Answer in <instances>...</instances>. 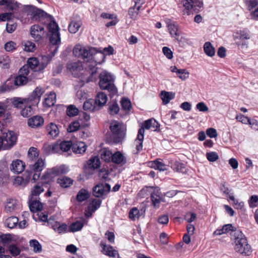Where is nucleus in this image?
I'll return each mask as SVG.
<instances>
[{
  "label": "nucleus",
  "instance_id": "052dcab7",
  "mask_svg": "<svg viewBox=\"0 0 258 258\" xmlns=\"http://www.w3.org/2000/svg\"><path fill=\"white\" fill-rule=\"evenodd\" d=\"M229 199L233 202V206L235 209H242L244 207V203L235 199L233 195H229Z\"/></svg>",
  "mask_w": 258,
  "mask_h": 258
},
{
  "label": "nucleus",
  "instance_id": "a211bd4d",
  "mask_svg": "<svg viewBox=\"0 0 258 258\" xmlns=\"http://www.w3.org/2000/svg\"><path fill=\"white\" fill-rule=\"evenodd\" d=\"M101 247V252L105 255L109 257H116L118 256L119 254L117 250H115L113 247L109 245L106 244L104 242L101 241L100 243Z\"/></svg>",
  "mask_w": 258,
  "mask_h": 258
},
{
  "label": "nucleus",
  "instance_id": "79ce46f5",
  "mask_svg": "<svg viewBox=\"0 0 258 258\" xmlns=\"http://www.w3.org/2000/svg\"><path fill=\"white\" fill-rule=\"evenodd\" d=\"M135 6L133 8L130 9L128 13L129 15L132 18L135 17L138 14V12L140 10L141 6L143 4V2H141V0H134Z\"/></svg>",
  "mask_w": 258,
  "mask_h": 258
},
{
  "label": "nucleus",
  "instance_id": "4c0bfd02",
  "mask_svg": "<svg viewBox=\"0 0 258 258\" xmlns=\"http://www.w3.org/2000/svg\"><path fill=\"white\" fill-rule=\"evenodd\" d=\"M27 64L28 65L27 66H28V67L30 68L31 70H40L39 69L40 66V68H41L39 60L36 57H32L29 58L27 61Z\"/></svg>",
  "mask_w": 258,
  "mask_h": 258
},
{
  "label": "nucleus",
  "instance_id": "680f3d73",
  "mask_svg": "<svg viewBox=\"0 0 258 258\" xmlns=\"http://www.w3.org/2000/svg\"><path fill=\"white\" fill-rule=\"evenodd\" d=\"M177 76L181 81H185L189 76V73L185 69H179L177 72Z\"/></svg>",
  "mask_w": 258,
  "mask_h": 258
},
{
  "label": "nucleus",
  "instance_id": "09e8293b",
  "mask_svg": "<svg viewBox=\"0 0 258 258\" xmlns=\"http://www.w3.org/2000/svg\"><path fill=\"white\" fill-rule=\"evenodd\" d=\"M204 50L206 55L209 56H213L215 54V48L210 42H207L204 44Z\"/></svg>",
  "mask_w": 258,
  "mask_h": 258
},
{
  "label": "nucleus",
  "instance_id": "473e14b6",
  "mask_svg": "<svg viewBox=\"0 0 258 258\" xmlns=\"http://www.w3.org/2000/svg\"><path fill=\"white\" fill-rule=\"evenodd\" d=\"M111 162L116 164H124L126 162V159L123 155L119 151L112 153Z\"/></svg>",
  "mask_w": 258,
  "mask_h": 258
},
{
  "label": "nucleus",
  "instance_id": "a18cd8bd",
  "mask_svg": "<svg viewBox=\"0 0 258 258\" xmlns=\"http://www.w3.org/2000/svg\"><path fill=\"white\" fill-rule=\"evenodd\" d=\"M23 49L26 52H33L35 50L36 46L35 44L30 41H24L22 43Z\"/></svg>",
  "mask_w": 258,
  "mask_h": 258
},
{
  "label": "nucleus",
  "instance_id": "f03ea898",
  "mask_svg": "<svg viewBox=\"0 0 258 258\" xmlns=\"http://www.w3.org/2000/svg\"><path fill=\"white\" fill-rule=\"evenodd\" d=\"M45 92L44 88L41 87H37L35 90L27 98L14 97L11 99L13 105L17 108H22L25 104L39 103L41 96Z\"/></svg>",
  "mask_w": 258,
  "mask_h": 258
},
{
  "label": "nucleus",
  "instance_id": "c03bdc74",
  "mask_svg": "<svg viewBox=\"0 0 258 258\" xmlns=\"http://www.w3.org/2000/svg\"><path fill=\"white\" fill-rule=\"evenodd\" d=\"M18 218L15 216H12L7 218L5 222V225L7 227L12 229L15 227L18 224Z\"/></svg>",
  "mask_w": 258,
  "mask_h": 258
},
{
  "label": "nucleus",
  "instance_id": "a19ab883",
  "mask_svg": "<svg viewBox=\"0 0 258 258\" xmlns=\"http://www.w3.org/2000/svg\"><path fill=\"white\" fill-rule=\"evenodd\" d=\"M47 131L52 138L57 137L59 132L57 126L52 122L50 123L47 126Z\"/></svg>",
  "mask_w": 258,
  "mask_h": 258
},
{
  "label": "nucleus",
  "instance_id": "0e129e2a",
  "mask_svg": "<svg viewBox=\"0 0 258 258\" xmlns=\"http://www.w3.org/2000/svg\"><path fill=\"white\" fill-rule=\"evenodd\" d=\"M220 191L223 193L225 195H228L229 197V195H233V193H231V189H230L228 187V184L226 182H223L221 183L220 186Z\"/></svg>",
  "mask_w": 258,
  "mask_h": 258
},
{
  "label": "nucleus",
  "instance_id": "b1692460",
  "mask_svg": "<svg viewBox=\"0 0 258 258\" xmlns=\"http://www.w3.org/2000/svg\"><path fill=\"white\" fill-rule=\"evenodd\" d=\"M56 94L53 92L45 94L43 104L44 107H49L53 106L56 102Z\"/></svg>",
  "mask_w": 258,
  "mask_h": 258
},
{
  "label": "nucleus",
  "instance_id": "6e6552de",
  "mask_svg": "<svg viewBox=\"0 0 258 258\" xmlns=\"http://www.w3.org/2000/svg\"><path fill=\"white\" fill-rule=\"evenodd\" d=\"M3 142V149L9 150L15 145L17 137L12 131L4 132L2 137Z\"/></svg>",
  "mask_w": 258,
  "mask_h": 258
},
{
  "label": "nucleus",
  "instance_id": "a878e982",
  "mask_svg": "<svg viewBox=\"0 0 258 258\" xmlns=\"http://www.w3.org/2000/svg\"><path fill=\"white\" fill-rule=\"evenodd\" d=\"M18 202L14 198H8L6 202L5 211L7 213H11L17 208Z\"/></svg>",
  "mask_w": 258,
  "mask_h": 258
},
{
  "label": "nucleus",
  "instance_id": "603ef678",
  "mask_svg": "<svg viewBox=\"0 0 258 258\" xmlns=\"http://www.w3.org/2000/svg\"><path fill=\"white\" fill-rule=\"evenodd\" d=\"M44 191V188L42 186L39 185H35L31 190V194L30 199H37L41 193Z\"/></svg>",
  "mask_w": 258,
  "mask_h": 258
},
{
  "label": "nucleus",
  "instance_id": "ea45409f",
  "mask_svg": "<svg viewBox=\"0 0 258 258\" xmlns=\"http://www.w3.org/2000/svg\"><path fill=\"white\" fill-rule=\"evenodd\" d=\"M161 98L164 104L168 103L174 98L175 94L172 92L162 91L160 93Z\"/></svg>",
  "mask_w": 258,
  "mask_h": 258
},
{
  "label": "nucleus",
  "instance_id": "69168bd1",
  "mask_svg": "<svg viewBox=\"0 0 258 258\" xmlns=\"http://www.w3.org/2000/svg\"><path fill=\"white\" fill-rule=\"evenodd\" d=\"M120 103L122 108L124 111H130L132 108V104L128 99L123 98Z\"/></svg>",
  "mask_w": 258,
  "mask_h": 258
},
{
  "label": "nucleus",
  "instance_id": "412c9836",
  "mask_svg": "<svg viewBox=\"0 0 258 258\" xmlns=\"http://www.w3.org/2000/svg\"><path fill=\"white\" fill-rule=\"evenodd\" d=\"M31 176L30 173L27 172V174L25 175L24 177L20 176H17L13 181V184L15 186L24 187L29 183Z\"/></svg>",
  "mask_w": 258,
  "mask_h": 258
},
{
  "label": "nucleus",
  "instance_id": "37998d69",
  "mask_svg": "<svg viewBox=\"0 0 258 258\" xmlns=\"http://www.w3.org/2000/svg\"><path fill=\"white\" fill-rule=\"evenodd\" d=\"M33 78H29V77L21 76L19 74L15 79L14 83L16 86H22L25 85L28 81H30Z\"/></svg>",
  "mask_w": 258,
  "mask_h": 258
},
{
  "label": "nucleus",
  "instance_id": "39448f33",
  "mask_svg": "<svg viewBox=\"0 0 258 258\" xmlns=\"http://www.w3.org/2000/svg\"><path fill=\"white\" fill-rule=\"evenodd\" d=\"M114 83V78L110 73L103 71L100 74L99 86L100 89L107 90L111 95H115L118 92Z\"/></svg>",
  "mask_w": 258,
  "mask_h": 258
},
{
  "label": "nucleus",
  "instance_id": "f257e3e1",
  "mask_svg": "<svg viewBox=\"0 0 258 258\" xmlns=\"http://www.w3.org/2000/svg\"><path fill=\"white\" fill-rule=\"evenodd\" d=\"M25 8L28 11L27 15L30 16L32 20L41 21L46 19L50 21L47 28L50 33V42L53 45H55L54 53L52 54V56H54L55 52L57 50L58 47L56 46L60 43V34L57 24L51 15L47 14L42 9H38L32 5H27L25 6Z\"/></svg>",
  "mask_w": 258,
  "mask_h": 258
},
{
  "label": "nucleus",
  "instance_id": "f704fd0d",
  "mask_svg": "<svg viewBox=\"0 0 258 258\" xmlns=\"http://www.w3.org/2000/svg\"><path fill=\"white\" fill-rule=\"evenodd\" d=\"M82 21L78 19L77 20H72L69 26V31L71 33H77L82 25Z\"/></svg>",
  "mask_w": 258,
  "mask_h": 258
},
{
  "label": "nucleus",
  "instance_id": "72a5a7b5",
  "mask_svg": "<svg viewBox=\"0 0 258 258\" xmlns=\"http://www.w3.org/2000/svg\"><path fill=\"white\" fill-rule=\"evenodd\" d=\"M99 155L101 159L105 162H111L112 156V152L107 148H103L99 152Z\"/></svg>",
  "mask_w": 258,
  "mask_h": 258
},
{
  "label": "nucleus",
  "instance_id": "c756f323",
  "mask_svg": "<svg viewBox=\"0 0 258 258\" xmlns=\"http://www.w3.org/2000/svg\"><path fill=\"white\" fill-rule=\"evenodd\" d=\"M87 149L86 144L83 142H77L73 144L72 150L76 154H83Z\"/></svg>",
  "mask_w": 258,
  "mask_h": 258
},
{
  "label": "nucleus",
  "instance_id": "5701e85b",
  "mask_svg": "<svg viewBox=\"0 0 258 258\" xmlns=\"http://www.w3.org/2000/svg\"><path fill=\"white\" fill-rule=\"evenodd\" d=\"M101 204V201L99 199L93 200L89 204L86 210V216L90 217L92 214L98 209Z\"/></svg>",
  "mask_w": 258,
  "mask_h": 258
},
{
  "label": "nucleus",
  "instance_id": "9d476101",
  "mask_svg": "<svg viewBox=\"0 0 258 258\" xmlns=\"http://www.w3.org/2000/svg\"><path fill=\"white\" fill-rule=\"evenodd\" d=\"M146 191L150 193L151 201L154 207L155 208H158L162 201V199L160 197L161 193L158 187L152 186L146 187Z\"/></svg>",
  "mask_w": 258,
  "mask_h": 258
},
{
  "label": "nucleus",
  "instance_id": "58836bf2",
  "mask_svg": "<svg viewBox=\"0 0 258 258\" xmlns=\"http://www.w3.org/2000/svg\"><path fill=\"white\" fill-rule=\"evenodd\" d=\"M159 124L153 118L146 120V130H150L151 131H157L159 130Z\"/></svg>",
  "mask_w": 258,
  "mask_h": 258
},
{
  "label": "nucleus",
  "instance_id": "20e7f679",
  "mask_svg": "<svg viewBox=\"0 0 258 258\" xmlns=\"http://www.w3.org/2000/svg\"><path fill=\"white\" fill-rule=\"evenodd\" d=\"M234 239L235 250L242 254L249 255L251 252V247L248 244L245 235L240 230H235L232 234Z\"/></svg>",
  "mask_w": 258,
  "mask_h": 258
},
{
  "label": "nucleus",
  "instance_id": "f8f14e48",
  "mask_svg": "<svg viewBox=\"0 0 258 258\" xmlns=\"http://www.w3.org/2000/svg\"><path fill=\"white\" fill-rule=\"evenodd\" d=\"M30 35L36 42H40L45 35L44 27L39 25H34L30 28Z\"/></svg>",
  "mask_w": 258,
  "mask_h": 258
},
{
  "label": "nucleus",
  "instance_id": "774afa93",
  "mask_svg": "<svg viewBox=\"0 0 258 258\" xmlns=\"http://www.w3.org/2000/svg\"><path fill=\"white\" fill-rule=\"evenodd\" d=\"M9 250L10 253L13 256H16L18 255L21 252L20 248L15 244H11L9 247Z\"/></svg>",
  "mask_w": 258,
  "mask_h": 258
},
{
  "label": "nucleus",
  "instance_id": "6ab92c4d",
  "mask_svg": "<svg viewBox=\"0 0 258 258\" xmlns=\"http://www.w3.org/2000/svg\"><path fill=\"white\" fill-rule=\"evenodd\" d=\"M47 224L55 231L58 233L64 232L67 229V225L66 224H60L59 222L55 221L53 218H49L47 221Z\"/></svg>",
  "mask_w": 258,
  "mask_h": 258
},
{
  "label": "nucleus",
  "instance_id": "2f4dec72",
  "mask_svg": "<svg viewBox=\"0 0 258 258\" xmlns=\"http://www.w3.org/2000/svg\"><path fill=\"white\" fill-rule=\"evenodd\" d=\"M39 103H32L30 102L29 104H25L21 111V114L24 117H27L33 113L32 106L37 105Z\"/></svg>",
  "mask_w": 258,
  "mask_h": 258
},
{
  "label": "nucleus",
  "instance_id": "e2e57ef3",
  "mask_svg": "<svg viewBox=\"0 0 258 258\" xmlns=\"http://www.w3.org/2000/svg\"><path fill=\"white\" fill-rule=\"evenodd\" d=\"M108 109L110 114L114 115L119 112V107L116 102H112L110 103Z\"/></svg>",
  "mask_w": 258,
  "mask_h": 258
},
{
  "label": "nucleus",
  "instance_id": "4be33fe9",
  "mask_svg": "<svg viewBox=\"0 0 258 258\" xmlns=\"http://www.w3.org/2000/svg\"><path fill=\"white\" fill-rule=\"evenodd\" d=\"M168 31L171 36L177 41H179V33L178 32V27L177 25L173 21L168 20L166 22Z\"/></svg>",
  "mask_w": 258,
  "mask_h": 258
},
{
  "label": "nucleus",
  "instance_id": "13d9d810",
  "mask_svg": "<svg viewBox=\"0 0 258 258\" xmlns=\"http://www.w3.org/2000/svg\"><path fill=\"white\" fill-rule=\"evenodd\" d=\"M39 152L37 148L31 147L28 151V158L32 161L35 160L39 156Z\"/></svg>",
  "mask_w": 258,
  "mask_h": 258
},
{
  "label": "nucleus",
  "instance_id": "bf43d9fd",
  "mask_svg": "<svg viewBox=\"0 0 258 258\" xmlns=\"http://www.w3.org/2000/svg\"><path fill=\"white\" fill-rule=\"evenodd\" d=\"M89 197V193L87 190L82 189L78 192L77 199L79 202H83L87 200Z\"/></svg>",
  "mask_w": 258,
  "mask_h": 258
},
{
  "label": "nucleus",
  "instance_id": "7ed1b4c3",
  "mask_svg": "<svg viewBox=\"0 0 258 258\" xmlns=\"http://www.w3.org/2000/svg\"><path fill=\"white\" fill-rule=\"evenodd\" d=\"M105 57L101 51H98L95 48L92 47L89 54V60L87 62V66L91 73V76L87 81H93V76L96 74L97 68L96 66L102 63L104 61Z\"/></svg>",
  "mask_w": 258,
  "mask_h": 258
},
{
  "label": "nucleus",
  "instance_id": "5fc2aeb1",
  "mask_svg": "<svg viewBox=\"0 0 258 258\" xmlns=\"http://www.w3.org/2000/svg\"><path fill=\"white\" fill-rule=\"evenodd\" d=\"M172 168L173 170L178 172L185 173L186 172V169L185 165L182 163L176 161L172 165Z\"/></svg>",
  "mask_w": 258,
  "mask_h": 258
},
{
  "label": "nucleus",
  "instance_id": "6e6d98bb",
  "mask_svg": "<svg viewBox=\"0 0 258 258\" xmlns=\"http://www.w3.org/2000/svg\"><path fill=\"white\" fill-rule=\"evenodd\" d=\"M79 109L74 105H70L67 109V114L70 117L75 116L78 114Z\"/></svg>",
  "mask_w": 258,
  "mask_h": 258
},
{
  "label": "nucleus",
  "instance_id": "4d7b16f0",
  "mask_svg": "<svg viewBox=\"0 0 258 258\" xmlns=\"http://www.w3.org/2000/svg\"><path fill=\"white\" fill-rule=\"evenodd\" d=\"M11 60L7 55H3L0 57V65L4 69L9 68L10 67Z\"/></svg>",
  "mask_w": 258,
  "mask_h": 258
},
{
  "label": "nucleus",
  "instance_id": "aec40b11",
  "mask_svg": "<svg viewBox=\"0 0 258 258\" xmlns=\"http://www.w3.org/2000/svg\"><path fill=\"white\" fill-rule=\"evenodd\" d=\"M25 167V164L22 160L16 159L12 162L10 168L13 173L19 174L24 171Z\"/></svg>",
  "mask_w": 258,
  "mask_h": 258
},
{
  "label": "nucleus",
  "instance_id": "49530a36",
  "mask_svg": "<svg viewBox=\"0 0 258 258\" xmlns=\"http://www.w3.org/2000/svg\"><path fill=\"white\" fill-rule=\"evenodd\" d=\"M7 9L8 10H11L14 13V14L17 11H19L20 8V4L18 3L14 0H9L7 1Z\"/></svg>",
  "mask_w": 258,
  "mask_h": 258
},
{
  "label": "nucleus",
  "instance_id": "2eb2a0df",
  "mask_svg": "<svg viewBox=\"0 0 258 258\" xmlns=\"http://www.w3.org/2000/svg\"><path fill=\"white\" fill-rule=\"evenodd\" d=\"M110 190V186L108 183H100L94 187L93 194L95 197L101 198L107 195Z\"/></svg>",
  "mask_w": 258,
  "mask_h": 258
},
{
  "label": "nucleus",
  "instance_id": "f3484780",
  "mask_svg": "<svg viewBox=\"0 0 258 258\" xmlns=\"http://www.w3.org/2000/svg\"><path fill=\"white\" fill-rule=\"evenodd\" d=\"M182 5L185 9L188 11H199L203 5L200 0H183Z\"/></svg>",
  "mask_w": 258,
  "mask_h": 258
},
{
  "label": "nucleus",
  "instance_id": "4468645a",
  "mask_svg": "<svg viewBox=\"0 0 258 258\" xmlns=\"http://www.w3.org/2000/svg\"><path fill=\"white\" fill-rule=\"evenodd\" d=\"M145 128L143 124L142 127L139 130L137 137L134 143L133 147L136 149L134 150L135 153H138L143 149V143L144 139Z\"/></svg>",
  "mask_w": 258,
  "mask_h": 258
},
{
  "label": "nucleus",
  "instance_id": "c85d7f7f",
  "mask_svg": "<svg viewBox=\"0 0 258 258\" xmlns=\"http://www.w3.org/2000/svg\"><path fill=\"white\" fill-rule=\"evenodd\" d=\"M108 100L107 95L102 92L98 93L95 97V104L98 106L99 109L103 106Z\"/></svg>",
  "mask_w": 258,
  "mask_h": 258
},
{
  "label": "nucleus",
  "instance_id": "393cba45",
  "mask_svg": "<svg viewBox=\"0 0 258 258\" xmlns=\"http://www.w3.org/2000/svg\"><path fill=\"white\" fill-rule=\"evenodd\" d=\"M235 230H238L236 229V228L234 227L232 224H228L224 225L222 228L217 229L216 230L214 233V235H221L223 234H226L230 231H231V236H232V234Z\"/></svg>",
  "mask_w": 258,
  "mask_h": 258
},
{
  "label": "nucleus",
  "instance_id": "8fccbe9b",
  "mask_svg": "<svg viewBox=\"0 0 258 258\" xmlns=\"http://www.w3.org/2000/svg\"><path fill=\"white\" fill-rule=\"evenodd\" d=\"M57 182L61 187L66 188L73 184V180L70 178L64 176L59 178Z\"/></svg>",
  "mask_w": 258,
  "mask_h": 258
},
{
  "label": "nucleus",
  "instance_id": "cd10ccee",
  "mask_svg": "<svg viewBox=\"0 0 258 258\" xmlns=\"http://www.w3.org/2000/svg\"><path fill=\"white\" fill-rule=\"evenodd\" d=\"M44 123L43 118L39 115H35L29 118L28 124L29 126L35 128L42 125Z\"/></svg>",
  "mask_w": 258,
  "mask_h": 258
},
{
  "label": "nucleus",
  "instance_id": "ddd939ff",
  "mask_svg": "<svg viewBox=\"0 0 258 258\" xmlns=\"http://www.w3.org/2000/svg\"><path fill=\"white\" fill-rule=\"evenodd\" d=\"M73 144L71 141H63L59 145H46L44 147V150H48L49 153H54L56 152V149L60 148L61 150L63 152L68 151L71 148H72Z\"/></svg>",
  "mask_w": 258,
  "mask_h": 258
},
{
  "label": "nucleus",
  "instance_id": "de8ad7c7",
  "mask_svg": "<svg viewBox=\"0 0 258 258\" xmlns=\"http://www.w3.org/2000/svg\"><path fill=\"white\" fill-rule=\"evenodd\" d=\"M84 225V220H80L73 223L70 226V231L76 232L81 230Z\"/></svg>",
  "mask_w": 258,
  "mask_h": 258
},
{
  "label": "nucleus",
  "instance_id": "3c124183",
  "mask_svg": "<svg viewBox=\"0 0 258 258\" xmlns=\"http://www.w3.org/2000/svg\"><path fill=\"white\" fill-rule=\"evenodd\" d=\"M88 167L90 168L97 169L100 166L99 158L97 156L92 157L88 162Z\"/></svg>",
  "mask_w": 258,
  "mask_h": 258
},
{
  "label": "nucleus",
  "instance_id": "c9c22d12",
  "mask_svg": "<svg viewBox=\"0 0 258 258\" xmlns=\"http://www.w3.org/2000/svg\"><path fill=\"white\" fill-rule=\"evenodd\" d=\"M9 175V169L7 164L5 161L0 162V180L6 179Z\"/></svg>",
  "mask_w": 258,
  "mask_h": 258
},
{
  "label": "nucleus",
  "instance_id": "9b49d317",
  "mask_svg": "<svg viewBox=\"0 0 258 258\" xmlns=\"http://www.w3.org/2000/svg\"><path fill=\"white\" fill-rule=\"evenodd\" d=\"M234 38L235 40H238L236 42L238 45L247 47L248 45L247 40L250 38L249 32L246 29L240 30L236 33Z\"/></svg>",
  "mask_w": 258,
  "mask_h": 258
},
{
  "label": "nucleus",
  "instance_id": "423d86ee",
  "mask_svg": "<svg viewBox=\"0 0 258 258\" xmlns=\"http://www.w3.org/2000/svg\"><path fill=\"white\" fill-rule=\"evenodd\" d=\"M110 129L118 142L124 138L126 127L122 123L113 121L110 123Z\"/></svg>",
  "mask_w": 258,
  "mask_h": 258
},
{
  "label": "nucleus",
  "instance_id": "864d4df0",
  "mask_svg": "<svg viewBox=\"0 0 258 258\" xmlns=\"http://www.w3.org/2000/svg\"><path fill=\"white\" fill-rule=\"evenodd\" d=\"M30 246L35 253H39L42 251V246L40 243L35 239L31 240L29 241Z\"/></svg>",
  "mask_w": 258,
  "mask_h": 258
},
{
  "label": "nucleus",
  "instance_id": "bb28decb",
  "mask_svg": "<svg viewBox=\"0 0 258 258\" xmlns=\"http://www.w3.org/2000/svg\"><path fill=\"white\" fill-rule=\"evenodd\" d=\"M29 205L30 211L33 213L40 211L43 208L42 204L37 199H29Z\"/></svg>",
  "mask_w": 258,
  "mask_h": 258
},
{
  "label": "nucleus",
  "instance_id": "7c9ffc66",
  "mask_svg": "<svg viewBox=\"0 0 258 258\" xmlns=\"http://www.w3.org/2000/svg\"><path fill=\"white\" fill-rule=\"evenodd\" d=\"M147 166L151 168L158 169L160 171H165L167 169V166L159 160H155L147 162Z\"/></svg>",
  "mask_w": 258,
  "mask_h": 258
},
{
  "label": "nucleus",
  "instance_id": "338daca9",
  "mask_svg": "<svg viewBox=\"0 0 258 258\" xmlns=\"http://www.w3.org/2000/svg\"><path fill=\"white\" fill-rule=\"evenodd\" d=\"M17 48V44L13 41L7 42L5 45V49L8 52L14 51Z\"/></svg>",
  "mask_w": 258,
  "mask_h": 258
},
{
  "label": "nucleus",
  "instance_id": "0eeeda50",
  "mask_svg": "<svg viewBox=\"0 0 258 258\" xmlns=\"http://www.w3.org/2000/svg\"><path fill=\"white\" fill-rule=\"evenodd\" d=\"M92 48L77 44L74 48L73 52L76 57L82 58L87 62Z\"/></svg>",
  "mask_w": 258,
  "mask_h": 258
},
{
  "label": "nucleus",
  "instance_id": "e433bc0d",
  "mask_svg": "<svg viewBox=\"0 0 258 258\" xmlns=\"http://www.w3.org/2000/svg\"><path fill=\"white\" fill-rule=\"evenodd\" d=\"M83 109L86 111H93L96 109H99V108L96 105L95 101L90 99L85 101L84 103Z\"/></svg>",
  "mask_w": 258,
  "mask_h": 258
},
{
  "label": "nucleus",
  "instance_id": "dca6fc26",
  "mask_svg": "<svg viewBox=\"0 0 258 258\" xmlns=\"http://www.w3.org/2000/svg\"><path fill=\"white\" fill-rule=\"evenodd\" d=\"M67 69L75 77H79L81 71L83 70V62L81 61L69 62L67 63Z\"/></svg>",
  "mask_w": 258,
  "mask_h": 258
},
{
  "label": "nucleus",
  "instance_id": "1a4fd4ad",
  "mask_svg": "<svg viewBox=\"0 0 258 258\" xmlns=\"http://www.w3.org/2000/svg\"><path fill=\"white\" fill-rule=\"evenodd\" d=\"M45 160L42 158L38 159L32 165L31 169L34 172L32 178V180L34 182H35L39 179L41 175V172L45 168Z\"/></svg>",
  "mask_w": 258,
  "mask_h": 258
}]
</instances>
